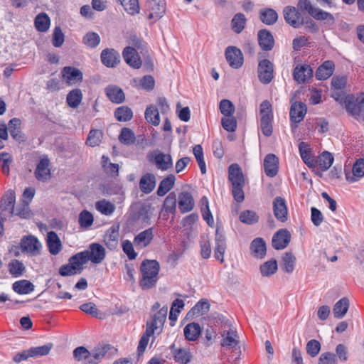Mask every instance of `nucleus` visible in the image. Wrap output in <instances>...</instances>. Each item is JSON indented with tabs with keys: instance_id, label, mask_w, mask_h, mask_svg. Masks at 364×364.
<instances>
[{
	"instance_id": "4d7b16f0",
	"label": "nucleus",
	"mask_w": 364,
	"mask_h": 364,
	"mask_svg": "<svg viewBox=\"0 0 364 364\" xmlns=\"http://www.w3.org/2000/svg\"><path fill=\"white\" fill-rule=\"evenodd\" d=\"M114 117L119 122H127L132 119L133 112L127 106H122L115 109Z\"/></svg>"
},
{
	"instance_id": "09e8293b",
	"label": "nucleus",
	"mask_w": 364,
	"mask_h": 364,
	"mask_svg": "<svg viewBox=\"0 0 364 364\" xmlns=\"http://www.w3.org/2000/svg\"><path fill=\"white\" fill-rule=\"evenodd\" d=\"M69 263L75 268L77 274H80L83 270V264H86L87 261L82 252H80L70 257Z\"/></svg>"
},
{
	"instance_id": "9d476101",
	"label": "nucleus",
	"mask_w": 364,
	"mask_h": 364,
	"mask_svg": "<svg viewBox=\"0 0 364 364\" xmlns=\"http://www.w3.org/2000/svg\"><path fill=\"white\" fill-rule=\"evenodd\" d=\"M146 10L149 12L148 18L157 21L162 18L166 12L165 0H148Z\"/></svg>"
},
{
	"instance_id": "ddd939ff",
	"label": "nucleus",
	"mask_w": 364,
	"mask_h": 364,
	"mask_svg": "<svg viewBox=\"0 0 364 364\" xmlns=\"http://www.w3.org/2000/svg\"><path fill=\"white\" fill-rule=\"evenodd\" d=\"M257 73L259 81L263 84H269L274 77V67L272 63L267 59L259 61Z\"/></svg>"
},
{
	"instance_id": "dca6fc26",
	"label": "nucleus",
	"mask_w": 364,
	"mask_h": 364,
	"mask_svg": "<svg viewBox=\"0 0 364 364\" xmlns=\"http://www.w3.org/2000/svg\"><path fill=\"white\" fill-rule=\"evenodd\" d=\"M214 257L221 263L224 262V254L226 250V237L219 228L215 230Z\"/></svg>"
},
{
	"instance_id": "a18cd8bd",
	"label": "nucleus",
	"mask_w": 364,
	"mask_h": 364,
	"mask_svg": "<svg viewBox=\"0 0 364 364\" xmlns=\"http://www.w3.org/2000/svg\"><path fill=\"white\" fill-rule=\"evenodd\" d=\"M9 215H18L21 218H28L31 215V210L28 206V202L23 200L21 203L17 206H14V211H9Z\"/></svg>"
},
{
	"instance_id": "c85d7f7f",
	"label": "nucleus",
	"mask_w": 364,
	"mask_h": 364,
	"mask_svg": "<svg viewBox=\"0 0 364 364\" xmlns=\"http://www.w3.org/2000/svg\"><path fill=\"white\" fill-rule=\"evenodd\" d=\"M156 186V177L153 173H147L139 181V188L145 194L152 192Z\"/></svg>"
},
{
	"instance_id": "c9c22d12",
	"label": "nucleus",
	"mask_w": 364,
	"mask_h": 364,
	"mask_svg": "<svg viewBox=\"0 0 364 364\" xmlns=\"http://www.w3.org/2000/svg\"><path fill=\"white\" fill-rule=\"evenodd\" d=\"M119 227L112 226L105 235V242L109 250H114L118 245Z\"/></svg>"
},
{
	"instance_id": "f8f14e48",
	"label": "nucleus",
	"mask_w": 364,
	"mask_h": 364,
	"mask_svg": "<svg viewBox=\"0 0 364 364\" xmlns=\"http://www.w3.org/2000/svg\"><path fill=\"white\" fill-rule=\"evenodd\" d=\"M21 247L23 252L32 255H40L41 243L33 235L24 236L21 240Z\"/></svg>"
},
{
	"instance_id": "052dcab7",
	"label": "nucleus",
	"mask_w": 364,
	"mask_h": 364,
	"mask_svg": "<svg viewBox=\"0 0 364 364\" xmlns=\"http://www.w3.org/2000/svg\"><path fill=\"white\" fill-rule=\"evenodd\" d=\"M177 198L174 192L170 193L164 200L163 208L168 213H173L176 209Z\"/></svg>"
},
{
	"instance_id": "603ef678",
	"label": "nucleus",
	"mask_w": 364,
	"mask_h": 364,
	"mask_svg": "<svg viewBox=\"0 0 364 364\" xmlns=\"http://www.w3.org/2000/svg\"><path fill=\"white\" fill-rule=\"evenodd\" d=\"M80 309L87 314L91 315L92 316L103 319L105 317V314L100 312L97 308L96 305L92 302H88L82 304L80 306Z\"/></svg>"
},
{
	"instance_id": "b1692460",
	"label": "nucleus",
	"mask_w": 364,
	"mask_h": 364,
	"mask_svg": "<svg viewBox=\"0 0 364 364\" xmlns=\"http://www.w3.org/2000/svg\"><path fill=\"white\" fill-rule=\"evenodd\" d=\"M279 160L273 154H267L264 159V169L266 175L269 177L275 176L278 173Z\"/></svg>"
},
{
	"instance_id": "58836bf2",
	"label": "nucleus",
	"mask_w": 364,
	"mask_h": 364,
	"mask_svg": "<svg viewBox=\"0 0 364 364\" xmlns=\"http://www.w3.org/2000/svg\"><path fill=\"white\" fill-rule=\"evenodd\" d=\"M223 337L221 346L227 349L232 348L238 346V336L236 331H228L222 335Z\"/></svg>"
},
{
	"instance_id": "a19ab883",
	"label": "nucleus",
	"mask_w": 364,
	"mask_h": 364,
	"mask_svg": "<svg viewBox=\"0 0 364 364\" xmlns=\"http://www.w3.org/2000/svg\"><path fill=\"white\" fill-rule=\"evenodd\" d=\"M176 177L173 174H169L164 178L159 186L156 193L159 196H165L174 186Z\"/></svg>"
},
{
	"instance_id": "774afa93",
	"label": "nucleus",
	"mask_w": 364,
	"mask_h": 364,
	"mask_svg": "<svg viewBox=\"0 0 364 364\" xmlns=\"http://www.w3.org/2000/svg\"><path fill=\"white\" fill-rule=\"evenodd\" d=\"M53 347L52 343H47L41 346H37L29 348V352L31 357L43 356L49 353Z\"/></svg>"
},
{
	"instance_id": "423d86ee",
	"label": "nucleus",
	"mask_w": 364,
	"mask_h": 364,
	"mask_svg": "<svg viewBox=\"0 0 364 364\" xmlns=\"http://www.w3.org/2000/svg\"><path fill=\"white\" fill-rule=\"evenodd\" d=\"M260 128L262 134L269 136L272 134L273 113L271 103L268 100L263 101L259 107Z\"/></svg>"
},
{
	"instance_id": "2eb2a0df",
	"label": "nucleus",
	"mask_w": 364,
	"mask_h": 364,
	"mask_svg": "<svg viewBox=\"0 0 364 364\" xmlns=\"http://www.w3.org/2000/svg\"><path fill=\"white\" fill-rule=\"evenodd\" d=\"M50 165V162L48 156H43L38 163L34 172L35 177L38 181L45 182L50 179L51 176Z\"/></svg>"
},
{
	"instance_id": "49530a36",
	"label": "nucleus",
	"mask_w": 364,
	"mask_h": 364,
	"mask_svg": "<svg viewBox=\"0 0 364 364\" xmlns=\"http://www.w3.org/2000/svg\"><path fill=\"white\" fill-rule=\"evenodd\" d=\"M183 332L187 340L196 341L200 333V326L197 323H191L185 326Z\"/></svg>"
},
{
	"instance_id": "412c9836",
	"label": "nucleus",
	"mask_w": 364,
	"mask_h": 364,
	"mask_svg": "<svg viewBox=\"0 0 364 364\" xmlns=\"http://www.w3.org/2000/svg\"><path fill=\"white\" fill-rule=\"evenodd\" d=\"M273 211L275 218L284 223L288 219V210L285 200L282 197L277 196L273 201Z\"/></svg>"
},
{
	"instance_id": "bf43d9fd",
	"label": "nucleus",
	"mask_w": 364,
	"mask_h": 364,
	"mask_svg": "<svg viewBox=\"0 0 364 364\" xmlns=\"http://www.w3.org/2000/svg\"><path fill=\"white\" fill-rule=\"evenodd\" d=\"M260 272L263 277H269L277 270V262L275 259L269 260L263 263L260 267Z\"/></svg>"
},
{
	"instance_id": "f3484780",
	"label": "nucleus",
	"mask_w": 364,
	"mask_h": 364,
	"mask_svg": "<svg viewBox=\"0 0 364 364\" xmlns=\"http://www.w3.org/2000/svg\"><path fill=\"white\" fill-rule=\"evenodd\" d=\"M102 63L107 68H115L120 63V55L114 48H105L100 55Z\"/></svg>"
},
{
	"instance_id": "7ed1b4c3",
	"label": "nucleus",
	"mask_w": 364,
	"mask_h": 364,
	"mask_svg": "<svg viewBox=\"0 0 364 364\" xmlns=\"http://www.w3.org/2000/svg\"><path fill=\"white\" fill-rule=\"evenodd\" d=\"M228 179L232 185V193L237 203H242L245 199L243 188L245 178L241 168L237 164H232L228 167Z\"/></svg>"
},
{
	"instance_id": "4be33fe9",
	"label": "nucleus",
	"mask_w": 364,
	"mask_h": 364,
	"mask_svg": "<svg viewBox=\"0 0 364 364\" xmlns=\"http://www.w3.org/2000/svg\"><path fill=\"white\" fill-rule=\"evenodd\" d=\"M154 238L153 228H149L137 234L133 240L136 247L143 249L149 246Z\"/></svg>"
},
{
	"instance_id": "cd10ccee",
	"label": "nucleus",
	"mask_w": 364,
	"mask_h": 364,
	"mask_svg": "<svg viewBox=\"0 0 364 364\" xmlns=\"http://www.w3.org/2000/svg\"><path fill=\"white\" fill-rule=\"evenodd\" d=\"M178 208L183 213L191 211L194 208V200L189 192H182L178 196Z\"/></svg>"
},
{
	"instance_id": "f257e3e1",
	"label": "nucleus",
	"mask_w": 364,
	"mask_h": 364,
	"mask_svg": "<svg viewBox=\"0 0 364 364\" xmlns=\"http://www.w3.org/2000/svg\"><path fill=\"white\" fill-rule=\"evenodd\" d=\"M168 307L164 306L154 314L150 321H147L146 331L141 337L137 348L139 355L144 352L150 336L155 332L159 333L161 331L166 319Z\"/></svg>"
},
{
	"instance_id": "393cba45",
	"label": "nucleus",
	"mask_w": 364,
	"mask_h": 364,
	"mask_svg": "<svg viewBox=\"0 0 364 364\" xmlns=\"http://www.w3.org/2000/svg\"><path fill=\"white\" fill-rule=\"evenodd\" d=\"M63 77L66 82L74 85L82 80V73L77 68L67 66L63 70Z\"/></svg>"
},
{
	"instance_id": "338daca9",
	"label": "nucleus",
	"mask_w": 364,
	"mask_h": 364,
	"mask_svg": "<svg viewBox=\"0 0 364 364\" xmlns=\"http://www.w3.org/2000/svg\"><path fill=\"white\" fill-rule=\"evenodd\" d=\"M93 220V215L86 210H82L79 215L78 222L82 228H89L92 225Z\"/></svg>"
},
{
	"instance_id": "0eeeda50",
	"label": "nucleus",
	"mask_w": 364,
	"mask_h": 364,
	"mask_svg": "<svg viewBox=\"0 0 364 364\" xmlns=\"http://www.w3.org/2000/svg\"><path fill=\"white\" fill-rule=\"evenodd\" d=\"M147 159L150 163L155 164L158 169L161 171H167L173 166L171 156L164 154L158 149L148 154Z\"/></svg>"
},
{
	"instance_id": "2f4dec72",
	"label": "nucleus",
	"mask_w": 364,
	"mask_h": 364,
	"mask_svg": "<svg viewBox=\"0 0 364 364\" xmlns=\"http://www.w3.org/2000/svg\"><path fill=\"white\" fill-rule=\"evenodd\" d=\"M252 255L255 258L262 259L266 255V243L261 237L253 240L250 245Z\"/></svg>"
},
{
	"instance_id": "39448f33",
	"label": "nucleus",
	"mask_w": 364,
	"mask_h": 364,
	"mask_svg": "<svg viewBox=\"0 0 364 364\" xmlns=\"http://www.w3.org/2000/svg\"><path fill=\"white\" fill-rule=\"evenodd\" d=\"M296 9L301 12H307L316 20H326L330 26L335 23V18L331 14L314 7L310 0H299Z\"/></svg>"
},
{
	"instance_id": "5701e85b",
	"label": "nucleus",
	"mask_w": 364,
	"mask_h": 364,
	"mask_svg": "<svg viewBox=\"0 0 364 364\" xmlns=\"http://www.w3.org/2000/svg\"><path fill=\"white\" fill-rule=\"evenodd\" d=\"M258 43L263 50H271L274 46V39L271 32L267 29H262L257 33Z\"/></svg>"
},
{
	"instance_id": "4c0bfd02",
	"label": "nucleus",
	"mask_w": 364,
	"mask_h": 364,
	"mask_svg": "<svg viewBox=\"0 0 364 364\" xmlns=\"http://www.w3.org/2000/svg\"><path fill=\"white\" fill-rule=\"evenodd\" d=\"M299 150L301 157L304 162L309 166L313 167L315 166V160L311 154V149L308 144L301 141L299 144Z\"/></svg>"
},
{
	"instance_id": "5fc2aeb1",
	"label": "nucleus",
	"mask_w": 364,
	"mask_h": 364,
	"mask_svg": "<svg viewBox=\"0 0 364 364\" xmlns=\"http://www.w3.org/2000/svg\"><path fill=\"white\" fill-rule=\"evenodd\" d=\"M145 119L147 122L154 126H157L160 123V117L158 109L154 106L150 105L146 107L145 111Z\"/></svg>"
},
{
	"instance_id": "e433bc0d",
	"label": "nucleus",
	"mask_w": 364,
	"mask_h": 364,
	"mask_svg": "<svg viewBox=\"0 0 364 364\" xmlns=\"http://www.w3.org/2000/svg\"><path fill=\"white\" fill-rule=\"evenodd\" d=\"M109 349V345L98 346L90 352L87 363L89 364H98Z\"/></svg>"
},
{
	"instance_id": "6ab92c4d",
	"label": "nucleus",
	"mask_w": 364,
	"mask_h": 364,
	"mask_svg": "<svg viewBox=\"0 0 364 364\" xmlns=\"http://www.w3.org/2000/svg\"><path fill=\"white\" fill-rule=\"evenodd\" d=\"M290 240V232L287 229H281L272 237V247L276 250H283L289 245Z\"/></svg>"
},
{
	"instance_id": "680f3d73",
	"label": "nucleus",
	"mask_w": 364,
	"mask_h": 364,
	"mask_svg": "<svg viewBox=\"0 0 364 364\" xmlns=\"http://www.w3.org/2000/svg\"><path fill=\"white\" fill-rule=\"evenodd\" d=\"M82 43L88 48H95L100 44V37L95 32H88L84 36Z\"/></svg>"
},
{
	"instance_id": "bb28decb",
	"label": "nucleus",
	"mask_w": 364,
	"mask_h": 364,
	"mask_svg": "<svg viewBox=\"0 0 364 364\" xmlns=\"http://www.w3.org/2000/svg\"><path fill=\"white\" fill-rule=\"evenodd\" d=\"M174 360L180 364H188L192 359V355L189 349L184 348H175V345L171 346Z\"/></svg>"
},
{
	"instance_id": "4468645a",
	"label": "nucleus",
	"mask_w": 364,
	"mask_h": 364,
	"mask_svg": "<svg viewBox=\"0 0 364 364\" xmlns=\"http://www.w3.org/2000/svg\"><path fill=\"white\" fill-rule=\"evenodd\" d=\"M225 58L229 65L235 69L240 68L244 61L242 51L235 46H228L225 52Z\"/></svg>"
},
{
	"instance_id": "e2e57ef3",
	"label": "nucleus",
	"mask_w": 364,
	"mask_h": 364,
	"mask_svg": "<svg viewBox=\"0 0 364 364\" xmlns=\"http://www.w3.org/2000/svg\"><path fill=\"white\" fill-rule=\"evenodd\" d=\"M240 220L242 223L252 225L258 222L259 216L255 211L247 210L240 213Z\"/></svg>"
},
{
	"instance_id": "9b49d317",
	"label": "nucleus",
	"mask_w": 364,
	"mask_h": 364,
	"mask_svg": "<svg viewBox=\"0 0 364 364\" xmlns=\"http://www.w3.org/2000/svg\"><path fill=\"white\" fill-rule=\"evenodd\" d=\"M283 16L285 22L294 28H301L304 17L300 11L294 6H287L283 9Z\"/></svg>"
},
{
	"instance_id": "864d4df0",
	"label": "nucleus",
	"mask_w": 364,
	"mask_h": 364,
	"mask_svg": "<svg viewBox=\"0 0 364 364\" xmlns=\"http://www.w3.org/2000/svg\"><path fill=\"white\" fill-rule=\"evenodd\" d=\"M82 99V94L80 89L76 88L71 90L67 95V103L73 108H77Z\"/></svg>"
},
{
	"instance_id": "c756f323",
	"label": "nucleus",
	"mask_w": 364,
	"mask_h": 364,
	"mask_svg": "<svg viewBox=\"0 0 364 364\" xmlns=\"http://www.w3.org/2000/svg\"><path fill=\"white\" fill-rule=\"evenodd\" d=\"M47 246L49 252L53 255H57L62 250V243L54 231H50L47 235Z\"/></svg>"
},
{
	"instance_id": "6e6d98bb",
	"label": "nucleus",
	"mask_w": 364,
	"mask_h": 364,
	"mask_svg": "<svg viewBox=\"0 0 364 364\" xmlns=\"http://www.w3.org/2000/svg\"><path fill=\"white\" fill-rule=\"evenodd\" d=\"M50 18L46 13L39 14L35 18L36 29L41 32H46L49 28Z\"/></svg>"
},
{
	"instance_id": "3c124183",
	"label": "nucleus",
	"mask_w": 364,
	"mask_h": 364,
	"mask_svg": "<svg viewBox=\"0 0 364 364\" xmlns=\"http://www.w3.org/2000/svg\"><path fill=\"white\" fill-rule=\"evenodd\" d=\"M13 289L20 294H27L34 290V285L28 280H21L13 284Z\"/></svg>"
},
{
	"instance_id": "72a5a7b5",
	"label": "nucleus",
	"mask_w": 364,
	"mask_h": 364,
	"mask_svg": "<svg viewBox=\"0 0 364 364\" xmlns=\"http://www.w3.org/2000/svg\"><path fill=\"white\" fill-rule=\"evenodd\" d=\"M105 92L110 101L116 104H120L124 101L125 95L123 90L116 86L109 85L105 89Z\"/></svg>"
},
{
	"instance_id": "c03bdc74",
	"label": "nucleus",
	"mask_w": 364,
	"mask_h": 364,
	"mask_svg": "<svg viewBox=\"0 0 364 364\" xmlns=\"http://www.w3.org/2000/svg\"><path fill=\"white\" fill-rule=\"evenodd\" d=\"M21 120L18 118H13L9 122V127L11 136L16 141H23V136L19 129Z\"/></svg>"
},
{
	"instance_id": "79ce46f5",
	"label": "nucleus",
	"mask_w": 364,
	"mask_h": 364,
	"mask_svg": "<svg viewBox=\"0 0 364 364\" xmlns=\"http://www.w3.org/2000/svg\"><path fill=\"white\" fill-rule=\"evenodd\" d=\"M296 261V257L291 252H286L282 259V269L288 274L292 273L295 268Z\"/></svg>"
},
{
	"instance_id": "f704fd0d",
	"label": "nucleus",
	"mask_w": 364,
	"mask_h": 364,
	"mask_svg": "<svg viewBox=\"0 0 364 364\" xmlns=\"http://www.w3.org/2000/svg\"><path fill=\"white\" fill-rule=\"evenodd\" d=\"M364 176V159H360L353 164L352 174L346 173V180L353 183L357 181V178H362Z\"/></svg>"
},
{
	"instance_id": "69168bd1",
	"label": "nucleus",
	"mask_w": 364,
	"mask_h": 364,
	"mask_svg": "<svg viewBox=\"0 0 364 364\" xmlns=\"http://www.w3.org/2000/svg\"><path fill=\"white\" fill-rule=\"evenodd\" d=\"M123 6L124 10L131 15L138 14L139 5L138 0H118Z\"/></svg>"
},
{
	"instance_id": "de8ad7c7",
	"label": "nucleus",
	"mask_w": 364,
	"mask_h": 364,
	"mask_svg": "<svg viewBox=\"0 0 364 364\" xmlns=\"http://www.w3.org/2000/svg\"><path fill=\"white\" fill-rule=\"evenodd\" d=\"M247 18L243 14H236L231 21V27L232 31L236 33H240L245 28Z\"/></svg>"
},
{
	"instance_id": "ea45409f",
	"label": "nucleus",
	"mask_w": 364,
	"mask_h": 364,
	"mask_svg": "<svg viewBox=\"0 0 364 364\" xmlns=\"http://www.w3.org/2000/svg\"><path fill=\"white\" fill-rule=\"evenodd\" d=\"M349 308V300L343 297L338 301L333 309V313L336 318L340 319L344 317Z\"/></svg>"
},
{
	"instance_id": "a211bd4d",
	"label": "nucleus",
	"mask_w": 364,
	"mask_h": 364,
	"mask_svg": "<svg viewBox=\"0 0 364 364\" xmlns=\"http://www.w3.org/2000/svg\"><path fill=\"white\" fill-rule=\"evenodd\" d=\"M313 70L309 65H297L293 72L294 80L299 84H303L313 77Z\"/></svg>"
},
{
	"instance_id": "8fccbe9b",
	"label": "nucleus",
	"mask_w": 364,
	"mask_h": 364,
	"mask_svg": "<svg viewBox=\"0 0 364 364\" xmlns=\"http://www.w3.org/2000/svg\"><path fill=\"white\" fill-rule=\"evenodd\" d=\"M119 141L127 146H130L134 144L136 136L134 132L127 127H124L121 129L120 134L118 137Z\"/></svg>"
},
{
	"instance_id": "20e7f679",
	"label": "nucleus",
	"mask_w": 364,
	"mask_h": 364,
	"mask_svg": "<svg viewBox=\"0 0 364 364\" xmlns=\"http://www.w3.org/2000/svg\"><path fill=\"white\" fill-rule=\"evenodd\" d=\"M228 179L232 185V193L237 203H242L245 199L243 188L245 178L241 168L237 164H232L228 167Z\"/></svg>"
},
{
	"instance_id": "7c9ffc66",
	"label": "nucleus",
	"mask_w": 364,
	"mask_h": 364,
	"mask_svg": "<svg viewBox=\"0 0 364 364\" xmlns=\"http://www.w3.org/2000/svg\"><path fill=\"white\" fill-rule=\"evenodd\" d=\"M334 71V63L331 60L325 61L316 71V78L324 80L331 77Z\"/></svg>"
},
{
	"instance_id": "0e129e2a",
	"label": "nucleus",
	"mask_w": 364,
	"mask_h": 364,
	"mask_svg": "<svg viewBox=\"0 0 364 364\" xmlns=\"http://www.w3.org/2000/svg\"><path fill=\"white\" fill-rule=\"evenodd\" d=\"M193 152L199 166L201 173L205 174L206 173V166L204 161L203 151L202 146L199 144L196 145L193 147Z\"/></svg>"
},
{
	"instance_id": "a878e982",
	"label": "nucleus",
	"mask_w": 364,
	"mask_h": 364,
	"mask_svg": "<svg viewBox=\"0 0 364 364\" xmlns=\"http://www.w3.org/2000/svg\"><path fill=\"white\" fill-rule=\"evenodd\" d=\"M306 113V106L303 102H294L290 109V119L293 123L301 122Z\"/></svg>"
},
{
	"instance_id": "aec40b11",
	"label": "nucleus",
	"mask_w": 364,
	"mask_h": 364,
	"mask_svg": "<svg viewBox=\"0 0 364 364\" xmlns=\"http://www.w3.org/2000/svg\"><path fill=\"white\" fill-rule=\"evenodd\" d=\"M122 56L124 61L131 67L134 68H139L141 66V60L139 54L132 46H127L124 48Z\"/></svg>"
},
{
	"instance_id": "473e14b6",
	"label": "nucleus",
	"mask_w": 364,
	"mask_h": 364,
	"mask_svg": "<svg viewBox=\"0 0 364 364\" xmlns=\"http://www.w3.org/2000/svg\"><path fill=\"white\" fill-rule=\"evenodd\" d=\"M260 21L267 25H274L278 20L277 12L271 8H263L259 12Z\"/></svg>"
},
{
	"instance_id": "1a4fd4ad",
	"label": "nucleus",
	"mask_w": 364,
	"mask_h": 364,
	"mask_svg": "<svg viewBox=\"0 0 364 364\" xmlns=\"http://www.w3.org/2000/svg\"><path fill=\"white\" fill-rule=\"evenodd\" d=\"M16 200V195L14 191H9L1 199L0 208L1 209L0 215V237L2 235L4 232L3 221L4 218L2 216L6 217L7 213L9 211H14V206Z\"/></svg>"
},
{
	"instance_id": "37998d69",
	"label": "nucleus",
	"mask_w": 364,
	"mask_h": 364,
	"mask_svg": "<svg viewBox=\"0 0 364 364\" xmlns=\"http://www.w3.org/2000/svg\"><path fill=\"white\" fill-rule=\"evenodd\" d=\"M346 109L353 116H359L364 112V95L358 97L355 102H348Z\"/></svg>"
},
{
	"instance_id": "13d9d810",
	"label": "nucleus",
	"mask_w": 364,
	"mask_h": 364,
	"mask_svg": "<svg viewBox=\"0 0 364 364\" xmlns=\"http://www.w3.org/2000/svg\"><path fill=\"white\" fill-rule=\"evenodd\" d=\"M333 162V156L328 151H323L318 156V166L320 169L323 171H327L332 165Z\"/></svg>"
},
{
	"instance_id": "6e6552de",
	"label": "nucleus",
	"mask_w": 364,
	"mask_h": 364,
	"mask_svg": "<svg viewBox=\"0 0 364 364\" xmlns=\"http://www.w3.org/2000/svg\"><path fill=\"white\" fill-rule=\"evenodd\" d=\"M87 262L100 264L106 257V250L100 244L94 242L88 246L87 250L82 251Z\"/></svg>"
},
{
	"instance_id": "f03ea898",
	"label": "nucleus",
	"mask_w": 364,
	"mask_h": 364,
	"mask_svg": "<svg viewBox=\"0 0 364 364\" xmlns=\"http://www.w3.org/2000/svg\"><path fill=\"white\" fill-rule=\"evenodd\" d=\"M159 271L160 264L157 260L145 259L141 262L139 285L142 290H149L156 287Z\"/></svg>"
}]
</instances>
